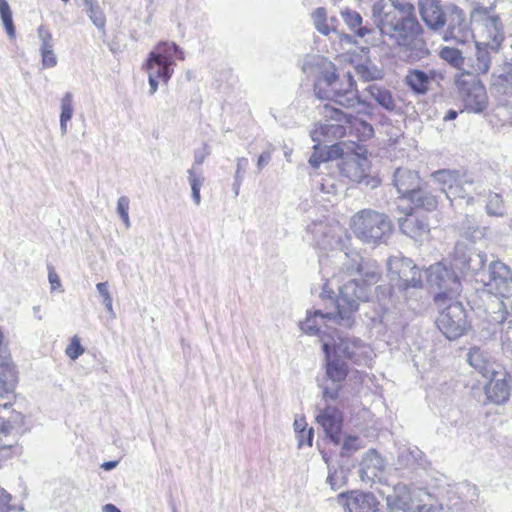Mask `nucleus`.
<instances>
[{
  "mask_svg": "<svg viewBox=\"0 0 512 512\" xmlns=\"http://www.w3.org/2000/svg\"><path fill=\"white\" fill-rule=\"evenodd\" d=\"M84 7L88 17L95 25V27H97L99 30H104L106 25V17L98 1L89 0L84 4Z\"/></svg>",
  "mask_w": 512,
  "mask_h": 512,
  "instance_id": "41",
  "label": "nucleus"
},
{
  "mask_svg": "<svg viewBox=\"0 0 512 512\" xmlns=\"http://www.w3.org/2000/svg\"><path fill=\"white\" fill-rule=\"evenodd\" d=\"M312 19H313L314 27L319 33H321L323 35H328L330 33L331 29L329 28V26L327 24V12H326L325 8H323V7L317 8L312 13Z\"/></svg>",
  "mask_w": 512,
  "mask_h": 512,
  "instance_id": "49",
  "label": "nucleus"
},
{
  "mask_svg": "<svg viewBox=\"0 0 512 512\" xmlns=\"http://www.w3.org/2000/svg\"><path fill=\"white\" fill-rule=\"evenodd\" d=\"M418 6L420 16L429 29L439 31L444 28L448 17V6L444 11L439 0H419Z\"/></svg>",
  "mask_w": 512,
  "mask_h": 512,
  "instance_id": "22",
  "label": "nucleus"
},
{
  "mask_svg": "<svg viewBox=\"0 0 512 512\" xmlns=\"http://www.w3.org/2000/svg\"><path fill=\"white\" fill-rule=\"evenodd\" d=\"M468 363L483 376L495 375L492 363L487 354L478 347H472L467 354Z\"/></svg>",
  "mask_w": 512,
  "mask_h": 512,
  "instance_id": "35",
  "label": "nucleus"
},
{
  "mask_svg": "<svg viewBox=\"0 0 512 512\" xmlns=\"http://www.w3.org/2000/svg\"><path fill=\"white\" fill-rule=\"evenodd\" d=\"M314 190L327 195H335L337 193L336 180L332 176L319 177L313 179Z\"/></svg>",
  "mask_w": 512,
  "mask_h": 512,
  "instance_id": "46",
  "label": "nucleus"
},
{
  "mask_svg": "<svg viewBox=\"0 0 512 512\" xmlns=\"http://www.w3.org/2000/svg\"><path fill=\"white\" fill-rule=\"evenodd\" d=\"M387 506L390 510L407 511L411 508L412 496L405 484L394 486L392 493L386 497Z\"/></svg>",
  "mask_w": 512,
  "mask_h": 512,
  "instance_id": "33",
  "label": "nucleus"
},
{
  "mask_svg": "<svg viewBox=\"0 0 512 512\" xmlns=\"http://www.w3.org/2000/svg\"><path fill=\"white\" fill-rule=\"evenodd\" d=\"M371 19L380 34L397 45V54L402 61L416 63L430 55L423 28L411 3L377 0L371 7Z\"/></svg>",
  "mask_w": 512,
  "mask_h": 512,
  "instance_id": "1",
  "label": "nucleus"
},
{
  "mask_svg": "<svg viewBox=\"0 0 512 512\" xmlns=\"http://www.w3.org/2000/svg\"><path fill=\"white\" fill-rule=\"evenodd\" d=\"M455 85L465 110L481 113L486 109L488 105L486 89L475 75L470 73L459 74L455 78Z\"/></svg>",
  "mask_w": 512,
  "mask_h": 512,
  "instance_id": "9",
  "label": "nucleus"
},
{
  "mask_svg": "<svg viewBox=\"0 0 512 512\" xmlns=\"http://www.w3.org/2000/svg\"><path fill=\"white\" fill-rule=\"evenodd\" d=\"M39 39V52L42 58V66L44 68H53L57 65L58 60L54 52V39L48 28L40 26L37 30Z\"/></svg>",
  "mask_w": 512,
  "mask_h": 512,
  "instance_id": "30",
  "label": "nucleus"
},
{
  "mask_svg": "<svg viewBox=\"0 0 512 512\" xmlns=\"http://www.w3.org/2000/svg\"><path fill=\"white\" fill-rule=\"evenodd\" d=\"M485 394L487 399L494 404L501 405L507 402L510 397V386L506 375L501 378H492L485 387Z\"/></svg>",
  "mask_w": 512,
  "mask_h": 512,
  "instance_id": "32",
  "label": "nucleus"
},
{
  "mask_svg": "<svg viewBox=\"0 0 512 512\" xmlns=\"http://www.w3.org/2000/svg\"><path fill=\"white\" fill-rule=\"evenodd\" d=\"M487 256L484 252L468 247L463 242H458L454 248L452 266L463 276L476 278L485 276L484 267Z\"/></svg>",
  "mask_w": 512,
  "mask_h": 512,
  "instance_id": "13",
  "label": "nucleus"
},
{
  "mask_svg": "<svg viewBox=\"0 0 512 512\" xmlns=\"http://www.w3.org/2000/svg\"><path fill=\"white\" fill-rule=\"evenodd\" d=\"M321 114L327 120L330 119L347 124V129H349L350 133L354 134L359 141H366L374 135V128L370 123L352 114L345 113L330 104H324Z\"/></svg>",
  "mask_w": 512,
  "mask_h": 512,
  "instance_id": "17",
  "label": "nucleus"
},
{
  "mask_svg": "<svg viewBox=\"0 0 512 512\" xmlns=\"http://www.w3.org/2000/svg\"><path fill=\"white\" fill-rule=\"evenodd\" d=\"M431 178L440 186L441 192L451 204L457 199L465 200L467 204L473 203L474 181L466 173H461L459 170L439 169L431 174Z\"/></svg>",
  "mask_w": 512,
  "mask_h": 512,
  "instance_id": "8",
  "label": "nucleus"
},
{
  "mask_svg": "<svg viewBox=\"0 0 512 512\" xmlns=\"http://www.w3.org/2000/svg\"><path fill=\"white\" fill-rule=\"evenodd\" d=\"M388 277L400 290L422 286L420 269L409 258L392 256L387 261Z\"/></svg>",
  "mask_w": 512,
  "mask_h": 512,
  "instance_id": "12",
  "label": "nucleus"
},
{
  "mask_svg": "<svg viewBox=\"0 0 512 512\" xmlns=\"http://www.w3.org/2000/svg\"><path fill=\"white\" fill-rule=\"evenodd\" d=\"M187 174L190 186L203 185L204 178L201 176L200 173L196 171L195 166H192V168L188 169Z\"/></svg>",
  "mask_w": 512,
  "mask_h": 512,
  "instance_id": "57",
  "label": "nucleus"
},
{
  "mask_svg": "<svg viewBox=\"0 0 512 512\" xmlns=\"http://www.w3.org/2000/svg\"><path fill=\"white\" fill-rule=\"evenodd\" d=\"M192 191V199L196 205H199L201 203V195L200 190L202 185H193L190 186Z\"/></svg>",
  "mask_w": 512,
  "mask_h": 512,
  "instance_id": "64",
  "label": "nucleus"
},
{
  "mask_svg": "<svg viewBox=\"0 0 512 512\" xmlns=\"http://www.w3.org/2000/svg\"><path fill=\"white\" fill-rule=\"evenodd\" d=\"M108 282H100L96 284V289L102 298V304L105 306L109 315L114 318L115 312L113 310V298L109 292Z\"/></svg>",
  "mask_w": 512,
  "mask_h": 512,
  "instance_id": "50",
  "label": "nucleus"
},
{
  "mask_svg": "<svg viewBox=\"0 0 512 512\" xmlns=\"http://www.w3.org/2000/svg\"><path fill=\"white\" fill-rule=\"evenodd\" d=\"M355 72L364 81H376L384 76L383 70L370 61L356 65Z\"/></svg>",
  "mask_w": 512,
  "mask_h": 512,
  "instance_id": "40",
  "label": "nucleus"
},
{
  "mask_svg": "<svg viewBox=\"0 0 512 512\" xmlns=\"http://www.w3.org/2000/svg\"><path fill=\"white\" fill-rule=\"evenodd\" d=\"M247 166H248L247 158L239 157L236 159V171H235V176H234L235 180H243Z\"/></svg>",
  "mask_w": 512,
  "mask_h": 512,
  "instance_id": "55",
  "label": "nucleus"
},
{
  "mask_svg": "<svg viewBox=\"0 0 512 512\" xmlns=\"http://www.w3.org/2000/svg\"><path fill=\"white\" fill-rule=\"evenodd\" d=\"M337 501L345 512H376L379 504L372 493L358 490L339 494Z\"/></svg>",
  "mask_w": 512,
  "mask_h": 512,
  "instance_id": "21",
  "label": "nucleus"
},
{
  "mask_svg": "<svg viewBox=\"0 0 512 512\" xmlns=\"http://www.w3.org/2000/svg\"><path fill=\"white\" fill-rule=\"evenodd\" d=\"M486 212L490 216L502 217L505 213L502 197L498 193H490L486 204Z\"/></svg>",
  "mask_w": 512,
  "mask_h": 512,
  "instance_id": "48",
  "label": "nucleus"
},
{
  "mask_svg": "<svg viewBox=\"0 0 512 512\" xmlns=\"http://www.w3.org/2000/svg\"><path fill=\"white\" fill-rule=\"evenodd\" d=\"M323 351L326 357V376L330 382L343 383L348 375V365L342 358L332 354L328 341L323 342Z\"/></svg>",
  "mask_w": 512,
  "mask_h": 512,
  "instance_id": "26",
  "label": "nucleus"
},
{
  "mask_svg": "<svg viewBox=\"0 0 512 512\" xmlns=\"http://www.w3.org/2000/svg\"><path fill=\"white\" fill-rule=\"evenodd\" d=\"M0 16L4 28L10 38L15 37V27L12 18V11L7 0H0Z\"/></svg>",
  "mask_w": 512,
  "mask_h": 512,
  "instance_id": "47",
  "label": "nucleus"
},
{
  "mask_svg": "<svg viewBox=\"0 0 512 512\" xmlns=\"http://www.w3.org/2000/svg\"><path fill=\"white\" fill-rule=\"evenodd\" d=\"M48 280L52 291L61 288V280L52 266H48Z\"/></svg>",
  "mask_w": 512,
  "mask_h": 512,
  "instance_id": "58",
  "label": "nucleus"
},
{
  "mask_svg": "<svg viewBox=\"0 0 512 512\" xmlns=\"http://www.w3.org/2000/svg\"><path fill=\"white\" fill-rule=\"evenodd\" d=\"M459 231L466 239L477 242L486 238L489 228L478 226L472 217L466 215L459 226Z\"/></svg>",
  "mask_w": 512,
  "mask_h": 512,
  "instance_id": "37",
  "label": "nucleus"
},
{
  "mask_svg": "<svg viewBox=\"0 0 512 512\" xmlns=\"http://www.w3.org/2000/svg\"><path fill=\"white\" fill-rule=\"evenodd\" d=\"M158 80L159 78L148 75V83H149V94L154 95L158 90Z\"/></svg>",
  "mask_w": 512,
  "mask_h": 512,
  "instance_id": "63",
  "label": "nucleus"
},
{
  "mask_svg": "<svg viewBox=\"0 0 512 512\" xmlns=\"http://www.w3.org/2000/svg\"><path fill=\"white\" fill-rule=\"evenodd\" d=\"M319 265L325 279L321 293L323 298H332L334 286L339 289L346 278H349L346 283L356 282L360 287H365L369 298L370 286L381 277V270L375 260L363 259L357 252H346L342 249H331L330 253L320 256Z\"/></svg>",
  "mask_w": 512,
  "mask_h": 512,
  "instance_id": "2",
  "label": "nucleus"
},
{
  "mask_svg": "<svg viewBox=\"0 0 512 512\" xmlns=\"http://www.w3.org/2000/svg\"><path fill=\"white\" fill-rule=\"evenodd\" d=\"M393 183L400 196L410 199L419 188L420 178L416 171L398 168L394 173Z\"/></svg>",
  "mask_w": 512,
  "mask_h": 512,
  "instance_id": "27",
  "label": "nucleus"
},
{
  "mask_svg": "<svg viewBox=\"0 0 512 512\" xmlns=\"http://www.w3.org/2000/svg\"><path fill=\"white\" fill-rule=\"evenodd\" d=\"M432 75L422 70L413 69L408 71L405 82L416 94H425L432 80Z\"/></svg>",
  "mask_w": 512,
  "mask_h": 512,
  "instance_id": "36",
  "label": "nucleus"
},
{
  "mask_svg": "<svg viewBox=\"0 0 512 512\" xmlns=\"http://www.w3.org/2000/svg\"><path fill=\"white\" fill-rule=\"evenodd\" d=\"M272 151H273V149H267L259 155V157L257 159L258 171H261L264 167H266L268 165V163L270 162V160L272 158Z\"/></svg>",
  "mask_w": 512,
  "mask_h": 512,
  "instance_id": "59",
  "label": "nucleus"
},
{
  "mask_svg": "<svg viewBox=\"0 0 512 512\" xmlns=\"http://www.w3.org/2000/svg\"><path fill=\"white\" fill-rule=\"evenodd\" d=\"M129 205L130 200L127 196H121L119 197L117 201V208L116 211L120 218L122 219L124 225L126 228H130L131 222L129 218Z\"/></svg>",
  "mask_w": 512,
  "mask_h": 512,
  "instance_id": "51",
  "label": "nucleus"
},
{
  "mask_svg": "<svg viewBox=\"0 0 512 512\" xmlns=\"http://www.w3.org/2000/svg\"><path fill=\"white\" fill-rule=\"evenodd\" d=\"M441 310L436 319L440 332L449 340H455L469 329L465 309L460 302L448 301L439 307Z\"/></svg>",
  "mask_w": 512,
  "mask_h": 512,
  "instance_id": "11",
  "label": "nucleus"
},
{
  "mask_svg": "<svg viewBox=\"0 0 512 512\" xmlns=\"http://www.w3.org/2000/svg\"><path fill=\"white\" fill-rule=\"evenodd\" d=\"M84 353V348L81 346L80 341L77 337H74L71 343L66 348V355L72 359L76 360Z\"/></svg>",
  "mask_w": 512,
  "mask_h": 512,
  "instance_id": "54",
  "label": "nucleus"
},
{
  "mask_svg": "<svg viewBox=\"0 0 512 512\" xmlns=\"http://www.w3.org/2000/svg\"><path fill=\"white\" fill-rule=\"evenodd\" d=\"M351 228L358 239L371 245L385 242L392 232L387 215L371 209L357 212L351 219Z\"/></svg>",
  "mask_w": 512,
  "mask_h": 512,
  "instance_id": "5",
  "label": "nucleus"
},
{
  "mask_svg": "<svg viewBox=\"0 0 512 512\" xmlns=\"http://www.w3.org/2000/svg\"><path fill=\"white\" fill-rule=\"evenodd\" d=\"M491 53L495 52L490 49V46L475 42L473 54L466 56L465 70L468 69L466 73L486 74L491 66Z\"/></svg>",
  "mask_w": 512,
  "mask_h": 512,
  "instance_id": "25",
  "label": "nucleus"
},
{
  "mask_svg": "<svg viewBox=\"0 0 512 512\" xmlns=\"http://www.w3.org/2000/svg\"><path fill=\"white\" fill-rule=\"evenodd\" d=\"M367 299V289L360 287L356 282L344 283L339 286V296L336 300V313H323L321 310L307 312L304 321L300 323V329L309 335L321 333V324L329 327V324L339 325L343 328H351L355 323V313L360 302Z\"/></svg>",
  "mask_w": 512,
  "mask_h": 512,
  "instance_id": "3",
  "label": "nucleus"
},
{
  "mask_svg": "<svg viewBox=\"0 0 512 512\" xmlns=\"http://www.w3.org/2000/svg\"><path fill=\"white\" fill-rule=\"evenodd\" d=\"M11 495L0 487V512H9L13 507L9 504Z\"/></svg>",
  "mask_w": 512,
  "mask_h": 512,
  "instance_id": "56",
  "label": "nucleus"
},
{
  "mask_svg": "<svg viewBox=\"0 0 512 512\" xmlns=\"http://www.w3.org/2000/svg\"><path fill=\"white\" fill-rule=\"evenodd\" d=\"M316 420L324 429V432L331 443L339 446L342 441V413L335 406L326 405L318 408Z\"/></svg>",
  "mask_w": 512,
  "mask_h": 512,
  "instance_id": "20",
  "label": "nucleus"
},
{
  "mask_svg": "<svg viewBox=\"0 0 512 512\" xmlns=\"http://www.w3.org/2000/svg\"><path fill=\"white\" fill-rule=\"evenodd\" d=\"M365 91L383 109L389 112L396 110L397 103L389 89L377 83H372L365 88Z\"/></svg>",
  "mask_w": 512,
  "mask_h": 512,
  "instance_id": "34",
  "label": "nucleus"
},
{
  "mask_svg": "<svg viewBox=\"0 0 512 512\" xmlns=\"http://www.w3.org/2000/svg\"><path fill=\"white\" fill-rule=\"evenodd\" d=\"M328 161V157H323L322 155L318 154L316 151L313 152V154L309 158V164L313 168H319V166L322 163H326Z\"/></svg>",
  "mask_w": 512,
  "mask_h": 512,
  "instance_id": "60",
  "label": "nucleus"
},
{
  "mask_svg": "<svg viewBox=\"0 0 512 512\" xmlns=\"http://www.w3.org/2000/svg\"><path fill=\"white\" fill-rule=\"evenodd\" d=\"M340 445V455L342 457H350L363 446L362 440L358 436L352 435H342V441Z\"/></svg>",
  "mask_w": 512,
  "mask_h": 512,
  "instance_id": "45",
  "label": "nucleus"
},
{
  "mask_svg": "<svg viewBox=\"0 0 512 512\" xmlns=\"http://www.w3.org/2000/svg\"><path fill=\"white\" fill-rule=\"evenodd\" d=\"M73 94L66 92L61 99L60 130L62 135L67 133V124L73 116Z\"/></svg>",
  "mask_w": 512,
  "mask_h": 512,
  "instance_id": "42",
  "label": "nucleus"
},
{
  "mask_svg": "<svg viewBox=\"0 0 512 512\" xmlns=\"http://www.w3.org/2000/svg\"><path fill=\"white\" fill-rule=\"evenodd\" d=\"M471 22L474 24L475 42L490 46V49L497 52L504 40V32L501 20L497 15H490L489 9L477 6L471 13Z\"/></svg>",
  "mask_w": 512,
  "mask_h": 512,
  "instance_id": "6",
  "label": "nucleus"
},
{
  "mask_svg": "<svg viewBox=\"0 0 512 512\" xmlns=\"http://www.w3.org/2000/svg\"><path fill=\"white\" fill-rule=\"evenodd\" d=\"M337 166L340 174L352 182L364 183L371 188H375L379 184L377 179L369 176L371 164L365 156L347 155L342 157Z\"/></svg>",
  "mask_w": 512,
  "mask_h": 512,
  "instance_id": "14",
  "label": "nucleus"
},
{
  "mask_svg": "<svg viewBox=\"0 0 512 512\" xmlns=\"http://www.w3.org/2000/svg\"><path fill=\"white\" fill-rule=\"evenodd\" d=\"M293 427H294L295 432L298 433L299 435L304 434L305 428H306L305 418H303V417L296 418L294 420Z\"/></svg>",
  "mask_w": 512,
  "mask_h": 512,
  "instance_id": "61",
  "label": "nucleus"
},
{
  "mask_svg": "<svg viewBox=\"0 0 512 512\" xmlns=\"http://www.w3.org/2000/svg\"><path fill=\"white\" fill-rule=\"evenodd\" d=\"M344 122L335 121V123H318L310 132V137L314 145V149L317 146L325 142H333L334 140L340 139L345 136L347 127Z\"/></svg>",
  "mask_w": 512,
  "mask_h": 512,
  "instance_id": "24",
  "label": "nucleus"
},
{
  "mask_svg": "<svg viewBox=\"0 0 512 512\" xmlns=\"http://www.w3.org/2000/svg\"><path fill=\"white\" fill-rule=\"evenodd\" d=\"M417 207H421L427 211H433L437 208L438 200L431 192L422 191L419 188L409 199Z\"/></svg>",
  "mask_w": 512,
  "mask_h": 512,
  "instance_id": "43",
  "label": "nucleus"
},
{
  "mask_svg": "<svg viewBox=\"0 0 512 512\" xmlns=\"http://www.w3.org/2000/svg\"><path fill=\"white\" fill-rule=\"evenodd\" d=\"M426 460L423 452L416 446H403L399 448L397 456L398 469L424 468Z\"/></svg>",
  "mask_w": 512,
  "mask_h": 512,
  "instance_id": "31",
  "label": "nucleus"
},
{
  "mask_svg": "<svg viewBox=\"0 0 512 512\" xmlns=\"http://www.w3.org/2000/svg\"><path fill=\"white\" fill-rule=\"evenodd\" d=\"M400 230L413 239H419L430 231L427 216L424 214L408 213L406 217L399 219Z\"/></svg>",
  "mask_w": 512,
  "mask_h": 512,
  "instance_id": "28",
  "label": "nucleus"
},
{
  "mask_svg": "<svg viewBox=\"0 0 512 512\" xmlns=\"http://www.w3.org/2000/svg\"><path fill=\"white\" fill-rule=\"evenodd\" d=\"M428 283L437 287L441 291L434 297V301L438 307L445 305L448 301L459 293L461 283L455 271L446 267L443 263L439 262L431 265L427 271Z\"/></svg>",
  "mask_w": 512,
  "mask_h": 512,
  "instance_id": "10",
  "label": "nucleus"
},
{
  "mask_svg": "<svg viewBox=\"0 0 512 512\" xmlns=\"http://www.w3.org/2000/svg\"><path fill=\"white\" fill-rule=\"evenodd\" d=\"M489 323L494 333H499L504 354L512 358V314L504 301H499L498 310L491 313Z\"/></svg>",
  "mask_w": 512,
  "mask_h": 512,
  "instance_id": "18",
  "label": "nucleus"
},
{
  "mask_svg": "<svg viewBox=\"0 0 512 512\" xmlns=\"http://www.w3.org/2000/svg\"><path fill=\"white\" fill-rule=\"evenodd\" d=\"M322 394L325 400L335 401L339 397L340 390L342 388V383H333L330 384L328 382H324L321 384Z\"/></svg>",
  "mask_w": 512,
  "mask_h": 512,
  "instance_id": "52",
  "label": "nucleus"
},
{
  "mask_svg": "<svg viewBox=\"0 0 512 512\" xmlns=\"http://www.w3.org/2000/svg\"><path fill=\"white\" fill-rule=\"evenodd\" d=\"M479 281L502 298L512 297V270L500 260L492 261L487 275L479 278Z\"/></svg>",
  "mask_w": 512,
  "mask_h": 512,
  "instance_id": "15",
  "label": "nucleus"
},
{
  "mask_svg": "<svg viewBox=\"0 0 512 512\" xmlns=\"http://www.w3.org/2000/svg\"><path fill=\"white\" fill-rule=\"evenodd\" d=\"M175 56L179 60H184V51L174 42H160L149 53L144 68L148 75L167 84L174 72Z\"/></svg>",
  "mask_w": 512,
  "mask_h": 512,
  "instance_id": "7",
  "label": "nucleus"
},
{
  "mask_svg": "<svg viewBox=\"0 0 512 512\" xmlns=\"http://www.w3.org/2000/svg\"><path fill=\"white\" fill-rule=\"evenodd\" d=\"M327 483L333 490H337L342 487L346 483V475L344 470L340 469L332 471L329 469Z\"/></svg>",
  "mask_w": 512,
  "mask_h": 512,
  "instance_id": "53",
  "label": "nucleus"
},
{
  "mask_svg": "<svg viewBox=\"0 0 512 512\" xmlns=\"http://www.w3.org/2000/svg\"><path fill=\"white\" fill-rule=\"evenodd\" d=\"M298 441H299V444H298L299 447H302L303 445L312 446L313 430L309 429L305 438H304L303 434L299 435Z\"/></svg>",
  "mask_w": 512,
  "mask_h": 512,
  "instance_id": "62",
  "label": "nucleus"
},
{
  "mask_svg": "<svg viewBox=\"0 0 512 512\" xmlns=\"http://www.w3.org/2000/svg\"><path fill=\"white\" fill-rule=\"evenodd\" d=\"M385 463L380 454L374 450H368L362 457L358 470L361 482L372 485L377 478H380Z\"/></svg>",
  "mask_w": 512,
  "mask_h": 512,
  "instance_id": "23",
  "label": "nucleus"
},
{
  "mask_svg": "<svg viewBox=\"0 0 512 512\" xmlns=\"http://www.w3.org/2000/svg\"><path fill=\"white\" fill-rule=\"evenodd\" d=\"M512 50V44H511ZM491 85L493 89L512 105V57L504 64L502 70L492 74Z\"/></svg>",
  "mask_w": 512,
  "mask_h": 512,
  "instance_id": "29",
  "label": "nucleus"
},
{
  "mask_svg": "<svg viewBox=\"0 0 512 512\" xmlns=\"http://www.w3.org/2000/svg\"><path fill=\"white\" fill-rule=\"evenodd\" d=\"M329 343L332 354L337 355L339 358L343 356L356 363L361 362L362 356L366 355L369 349L359 338L342 336L338 333L331 337Z\"/></svg>",
  "mask_w": 512,
  "mask_h": 512,
  "instance_id": "19",
  "label": "nucleus"
},
{
  "mask_svg": "<svg viewBox=\"0 0 512 512\" xmlns=\"http://www.w3.org/2000/svg\"><path fill=\"white\" fill-rule=\"evenodd\" d=\"M314 93L319 99L333 101L345 108L365 104V101L360 100L353 75L350 72L340 75L335 65L329 61H323L320 66L314 83Z\"/></svg>",
  "mask_w": 512,
  "mask_h": 512,
  "instance_id": "4",
  "label": "nucleus"
},
{
  "mask_svg": "<svg viewBox=\"0 0 512 512\" xmlns=\"http://www.w3.org/2000/svg\"><path fill=\"white\" fill-rule=\"evenodd\" d=\"M9 407H11V403H5L2 406L0 405V409L4 410ZM23 419V415L18 412H14L8 420H4L0 417V434L7 437L15 426H21L23 424Z\"/></svg>",
  "mask_w": 512,
  "mask_h": 512,
  "instance_id": "44",
  "label": "nucleus"
},
{
  "mask_svg": "<svg viewBox=\"0 0 512 512\" xmlns=\"http://www.w3.org/2000/svg\"><path fill=\"white\" fill-rule=\"evenodd\" d=\"M340 15L347 27L358 37L364 38L372 33L371 28L362 25V17L357 11L346 8L341 11Z\"/></svg>",
  "mask_w": 512,
  "mask_h": 512,
  "instance_id": "38",
  "label": "nucleus"
},
{
  "mask_svg": "<svg viewBox=\"0 0 512 512\" xmlns=\"http://www.w3.org/2000/svg\"><path fill=\"white\" fill-rule=\"evenodd\" d=\"M440 57L452 67L465 71L466 56L459 49L445 46L440 50Z\"/></svg>",
  "mask_w": 512,
  "mask_h": 512,
  "instance_id": "39",
  "label": "nucleus"
},
{
  "mask_svg": "<svg viewBox=\"0 0 512 512\" xmlns=\"http://www.w3.org/2000/svg\"><path fill=\"white\" fill-rule=\"evenodd\" d=\"M446 25L447 29L443 35L445 41L454 40L464 44L474 38L471 23L466 19L464 11L456 5L448 6Z\"/></svg>",
  "mask_w": 512,
  "mask_h": 512,
  "instance_id": "16",
  "label": "nucleus"
}]
</instances>
